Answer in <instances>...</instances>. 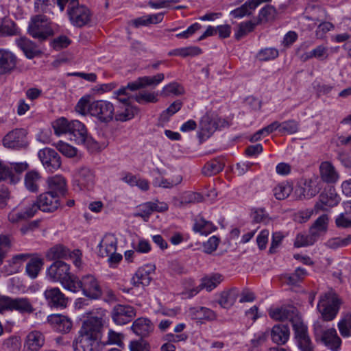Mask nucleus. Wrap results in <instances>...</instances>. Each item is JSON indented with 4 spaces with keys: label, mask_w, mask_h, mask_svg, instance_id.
Wrapping results in <instances>:
<instances>
[{
    "label": "nucleus",
    "mask_w": 351,
    "mask_h": 351,
    "mask_svg": "<svg viewBox=\"0 0 351 351\" xmlns=\"http://www.w3.org/2000/svg\"><path fill=\"white\" fill-rule=\"evenodd\" d=\"M340 198L334 189L322 192L319 196V201L315 204L314 210L316 213L326 210L328 208L337 206Z\"/></svg>",
    "instance_id": "2eb2a0df"
},
{
    "label": "nucleus",
    "mask_w": 351,
    "mask_h": 351,
    "mask_svg": "<svg viewBox=\"0 0 351 351\" xmlns=\"http://www.w3.org/2000/svg\"><path fill=\"white\" fill-rule=\"evenodd\" d=\"M47 322L57 331L63 333H69L73 328L71 319L61 314H53L47 317Z\"/></svg>",
    "instance_id": "dca6fc26"
},
{
    "label": "nucleus",
    "mask_w": 351,
    "mask_h": 351,
    "mask_svg": "<svg viewBox=\"0 0 351 351\" xmlns=\"http://www.w3.org/2000/svg\"><path fill=\"white\" fill-rule=\"evenodd\" d=\"M294 330V337L301 351H313V346L308 334L307 326L299 315L291 323Z\"/></svg>",
    "instance_id": "6e6552de"
},
{
    "label": "nucleus",
    "mask_w": 351,
    "mask_h": 351,
    "mask_svg": "<svg viewBox=\"0 0 351 351\" xmlns=\"http://www.w3.org/2000/svg\"><path fill=\"white\" fill-rule=\"evenodd\" d=\"M16 65V57L10 51L0 49V73H6Z\"/></svg>",
    "instance_id": "c85d7f7f"
},
{
    "label": "nucleus",
    "mask_w": 351,
    "mask_h": 351,
    "mask_svg": "<svg viewBox=\"0 0 351 351\" xmlns=\"http://www.w3.org/2000/svg\"><path fill=\"white\" fill-rule=\"evenodd\" d=\"M182 106V103L180 100L175 101L160 114V119L162 121H167L171 116L180 110Z\"/></svg>",
    "instance_id": "864d4df0"
},
{
    "label": "nucleus",
    "mask_w": 351,
    "mask_h": 351,
    "mask_svg": "<svg viewBox=\"0 0 351 351\" xmlns=\"http://www.w3.org/2000/svg\"><path fill=\"white\" fill-rule=\"evenodd\" d=\"M36 202L40 210L47 213L55 211L60 205L59 198L48 192L40 194Z\"/></svg>",
    "instance_id": "f3484780"
},
{
    "label": "nucleus",
    "mask_w": 351,
    "mask_h": 351,
    "mask_svg": "<svg viewBox=\"0 0 351 351\" xmlns=\"http://www.w3.org/2000/svg\"><path fill=\"white\" fill-rule=\"evenodd\" d=\"M340 304L341 300L338 295L330 291L321 295L317 308L323 319L328 322L335 319L339 312Z\"/></svg>",
    "instance_id": "423d86ee"
},
{
    "label": "nucleus",
    "mask_w": 351,
    "mask_h": 351,
    "mask_svg": "<svg viewBox=\"0 0 351 351\" xmlns=\"http://www.w3.org/2000/svg\"><path fill=\"white\" fill-rule=\"evenodd\" d=\"M40 180L41 176L38 171L34 170L28 171L25 176V188L30 192H38Z\"/></svg>",
    "instance_id": "e433bc0d"
},
{
    "label": "nucleus",
    "mask_w": 351,
    "mask_h": 351,
    "mask_svg": "<svg viewBox=\"0 0 351 351\" xmlns=\"http://www.w3.org/2000/svg\"><path fill=\"white\" fill-rule=\"evenodd\" d=\"M47 276L53 282H60L69 291L75 278L70 272L69 265L62 261H56L50 265L47 270Z\"/></svg>",
    "instance_id": "39448f33"
},
{
    "label": "nucleus",
    "mask_w": 351,
    "mask_h": 351,
    "mask_svg": "<svg viewBox=\"0 0 351 351\" xmlns=\"http://www.w3.org/2000/svg\"><path fill=\"white\" fill-rule=\"evenodd\" d=\"M132 330L138 336L146 337L154 330V326L152 322L145 317H139L132 324Z\"/></svg>",
    "instance_id": "b1692460"
},
{
    "label": "nucleus",
    "mask_w": 351,
    "mask_h": 351,
    "mask_svg": "<svg viewBox=\"0 0 351 351\" xmlns=\"http://www.w3.org/2000/svg\"><path fill=\"white\" fill-rule=\"evenodd\" d=\"M82 291L83 294L92 300H97L101 297L102 289L99 282L93 275H85L81 279L75 276L70 291L77 292Z\"/></svg>",
    "instance_id": "20e7f679"
},
{
    "label": "nucleus",
    "mask_w": 351,
    "mask_h": 351,
    "mask_svg": "<svg viewBox=\"0 0 351 351\" xmlns=\"http://www.w3.org/2000/svg\"><path fill=\"white\" fill-rule=\"evenodd\" d=\"M103 325L104 320L101 315L100 317L90 316L83 322L79 334L99 341Z\"/></svg>",
    "instance_id": "1a4fd4ad"
},
{
    "label": "nucleus",
    "mask_w": 351,
    "mask_h": 351,
    "mask_svg": "<svg viewBox=\"0 0 351 351\" xmlns=\"http://www.w3.org/2000/svg\"><path fill=\"white\" fill-rule=\"evenodd\" d=\"M75 110L82 115L90 114L100 122L108 123L113 119L114 108L108 101H90L89 97H83L77 102Z\"/></svg>",
    "instance_id": "f257e3e1"
},
{
    "label": "nucleus",
    "mask_w": 351,
    "mask_h": 351,
    "mask_svg": "<svg viewBox=\"0 0 351 351\" xmlns=\"http://www.w3.org/2000/svg\"><path fill=\"white\" fill-rule=\"evenodd\" d=\"M293 189L288 183H280L273 189L274 196L278 200H283L291 194Z\"/></svg>",
    "instance_id": "37998d69"
},
{
    "label": "nucleus",
    "mask_w": 351,
    "mask_h": 351,
    "mask_svg": "<svg viewBox=\"0 0 351 351\" xmlns=\"http://www.w3.org/2000/svg\"><path fill=\"white\" fill-rule=\"evenodd\" d=\"M319 188L317 186L316 182L311 180H305L302 184L295 187L294 193L297 199H310L318 193Z\"/></svg>",
    "instance_id": "6ab92c4d"
},
{
    "label": "nucleus",
    "mask_w": 351,
    "mask_h": 351,
    "mask_svg": "<svg viewBox=\"0 0 351 351\" xmlns=\"http://www.w3.org/2000/svg\"><path fill=\"white\" fill-rule=\"evenodd\" d=\"M189 314L191 319L199 321L204 319L213 320L216 318L215 313L213 310L202 306L190 308Z\"/></svg>",
    "instance_id": "72a5a7b5"
},
{
    "label": "nucleus",
    "mask_w": 351,
    "mask_h": 351,
    "mask_svg": "<svg viewBox=\"0 0 351 351\" xmlns=\"http://www.w3.org/2000/svg\"><path fill=\"white\" fill-rule=\"evenodd\" d=\"M52 125L55 134L60 136L63 134H69L71 127V121H69L64 117H61L56 120Z\"/></svg>",
    "instance_id": "c03bdc74"
},
{
    "label": "nucleus",
    "mask_w": 351,
    "mask_h": 351,
    "mask_svg": "<svg viewBox=\"0 0 351 351\" xmlns=\"http://www.w3.org/2000/svg\"><path fill=\"white\" fill-rule=\"evenodd\" d=\"M239 295V290L235 287L224 290L219 294L218 304L223 308H230L236 302Z\"/></svg>",
    "instance_id": "bb28decb"
},
{
    "label": "nucleus",
    "mask_w": 351,
    "mask_h": 351,
    "mask_svg": "<svg viewBox=\"0 0 351 351\" xmlns=\"http://www.w3.org/2000/svg\"><path fill=\"white\" fill-rule=\"evenodd\" d=\"M16 44L29 59H32L41 53L36 44L27 38L16 40Z\"/></svg>",
    "instance_id": "2f4dec72"
},
{
    "label": "nucleus",
    "mask_w": 351,
    "mask_h": 351,
    "mask_svg": "<svg viewBox=\"0 0 351 351\" xmlns=\"http://www.w3.org/2000/svg\"><path fill=\"white\" fill-rule=\"evenodd\" d=\"M269 315L274 320L281 322L289 320L292 323L293 319H295L300 314L296 308L287 306L271 309Z\"/></svg>",
    "instance_id": "a211bd4d"
},
{
    "label": "nucleus",
    "mask_w": 351,
    "mask_h": 351,
    "mask_svg": "<svg viewBox=\"0 0 351 351\" xmlns=\"http://www.w3.org/2000/svg\"><path fill=\"white\" fill-rule=\"evenodd\" d=\"M66 12L70 23L75 27L81 28L91 22V11L86 5L80 4L78 0H71Z\"/></svg>",
    "instance_id": "0eeeda50"
},
{
    "label": "nucleus",
    "mask_w": 351,
    "mask_h": 351,
    "mask_svg": "<svg viewBox=\"0 0 351 351\" xmlns=\"http://www.w3.org/2000/svg\"><path fill=\"white\" fill-rule=\"evenodd\" d=\"M157 96L158 94L155 93L143 92L136 95L134 99L139 104H142L143 101L156 103L158 101Z\"/></svg>",
    "instance_id": "e2e57ef3"
},
{
    "label": "nucleus",
    "mask_w": 351,
    "mask_h": 351,
    "mask_svg": "<svg viewBox=\"0 0 351 351\" xmlns=\"http://www.w3.org/2000/svg\"><path fill=\"white\" fill-rule=\"evenodd\" d=\"M95 185V174L93 171L88 167L80 168L75 177L74 186L77 187L79 190H91Z\"/></svg>",
    "instance_id": "f8f14e48"
},
{
    "label": "nucleus",
    "mask_w": 351,
    "mask_h": 351,
    "mask_svg": "<svg viewBox=\"0 0 351 351\" xmlns=\"http://www.w3.org/2000/svg\"><path fill=\"white\" fill-rule=\"evenodd\" d=\"M311 53L313 58H316L319 60H324L328 58V49L327 47L321 45L312 49Z\"/></svg>",
    "instance_id": "774afa93"
},
{
    "label": "nucleus",
    "mask_w": 351,
    "mask_h": 351,
    "mask_svg": "<svg viewBox=\"0 0 351 351\" xmlns=\"http://www.w3.org/2000/svg\"><path fill=\"white\" fill-rule=\"evenodd\" d=\"M70 254L71 251L66 247L58 244L47 251L46 256L49 260L66 259Z\"/></svg>",
    "instance_id": "4c0bfd02"
},
{
    "label": "nucleus",
    "mask_w": 351,
    "mask_h": 351,
    "mask_svg": "<svg viewBox=\"0 0 351 351\" xmlns=\"http://www.w3.org/2000/svg\"><path fill=\"white\" fill-rule=\"evenodd\" d=\"M130 351H150L149 344L143 339L132 341L129 346Z\"/></svg>",
    "instance_id": "338daca9"
},
{
    "label": "nucleus",
    "mask_w": 351,
    "mask_h": 351,
    "mask_svg": "<svg viewBox=\"0 0 351 351\" xmlns=\"http://www.w3.org/2000/svg\"><path fill=\"white\" fill-rule=\"evenodd\" d=\"M9 180L11 183H16L20 178L15 176L8 166L0 165V182L2 180Z\"/></svg>",
    "instance_id": "5fc2aeb1"
},
{
    "label": "nucleus",
    "mask_w": 351,
    "mask_h": 351,
    "mask_svg": "<svg viewBox=\"0 0 351 351\" xmlns=\"http://www.w3.org/2000/svg\"><path fill=\"white\" fill-rule=\"evenodd\" d=\"M69 134L71 141L84 146L90 152H100L107 146L106 142H98L88 136L85 125L77 120L71 121Z\"/></svg>",
    "instance_id": "f03ea898"
},
{
    "label": "nucleus",
    "mask_w": 351,
    "mask_h": 351,
    "mask_svg": "<svg viewBox=\"0 0 351 351\" xmlns=\"http://www.w3.org/2000/svg\"><path fill=\"white\" fill-rule=\"evenodd\" d=\"M270 335L274 343L278 345H284L289 339V328L287 325L276 324L273 326Z\"/></svg>",
    "instance_id": "a878e982"
},
{
    "label": "nucleus",
    "mask_w": 351,
    "mask_h": 351,
    "mask_svg": "<svg viewBox=\"0 0 351 351\" xmlns=\"http://www.w3.org/2000/svg\"><path fill=\"white\" fill-rule=\"evenodd\" d=\"M184 93V88L177 82L170 83L163 87L161 95L168 97L171 95H181Z\"/></svg>",
    "instance_id": "de8ad7c7"
},
{
    "label": "nucleus",
    "mask_w": 351,
    "mask_h": 351,
    "mask_svg": "<svg viewBox=\"0 0 351 351\" xmlns=\"http://www.w3.org/2000/svg\"><path fill=\"white\" fill-rule=\"evenodd\" d=\"M117 240L112 234H106L100 241L98 254L101 257H107L117 250Z\"/></svg>",
    "instance_id": "393cba45"
},
{
    "label": "nucleus",
    "mask_w": 351,
    "mask_h": 351,
    "mask_svg": "<svg viewBox=\"0 0 351 351\" xmlns=\"http://www.w3.org/2000/svg\"><path fill=\"white\" fill-rule=\"evenodd\" d=\"M44 297L51 308H64L67 306L68 298L59 288L53 287L46 289Z\"/></svg>",
    "instance_id": "ddd939ff"
},
{
    "label": "nucleus",
    "mask_w": 351,
    "mask_h": 351,
    "mask_svg": "<svg viewBox=\"0 0 351 351\" xmlns=\"http://www.w3.org/2000/svg\"><path fill=\"white\" fill-rule=\"evenodd\" d=\"M223 280V276L220 274H212L202 278L199 289H206L210 291L216 288Z\"/></svg>",
    "instance_id": "a19ab883"
},
{
    "label": "nucleus",
    "mask_w": 351,
    "mask_h": 351,
    "mask_svg": "<svg viewBox=\"0 0 351 351\" xmlns=\"http://www.w3.org/2000/svg\"><path fill=\"white\" fill-rule=\"evenodd\" d=\"M11 311H16L21 314H32L35 308L32 301L27 298H12Z\"/></svg>",
    "instance_id": "cd10ccee"
},
{
    "label": "nucleus",
    "mask_w": 351,
    "mask_h": 351,
    "mask_svg": "<svg viewBox=\"0 0 351 351\" xmlns=\"http://www.w3.org/2000/svg\"><path fill=\"white\" fill-rule=\"evenodd\" d=\"M73 351H99V341L79 334L72 344Z\"/></svg>",
    "instance_id": "aec40b11"
},
{
    "label": "nucleus",
    "mask_w": 351,
    "mask_h": 351,
    "mask_svg": "<svg viewBox=\"0 0 351 351\" xmlns=\"http://www.w3.org/2000/svg\"><path fill=\"white\" fill-rule=\"evenodd\" d=\"M163 73H158L154 76H144L140 77V82L142 83L143 88L146 86L155 87L164 80Z\"/></svg>",
    "instance_id": "603ef678"
},
{
    "label": "nucleus",
    "mask_w": 351,
    "mask_h": 351,
    "mask_svg": "<svg viewBox=\"0 0 351 351\" xmlns=\"http://www.w3.org/2000/svg\"><path fill=\"white\" fill-rule=\"evenodd\" d=\"M280 132H287L288 134H294L298 131V123L295 120L291 119L282 123H280Z\"/></svg>",
    "instance_id": "bf43d9fd"
},
{
    "label": "nucleus",
    "mask_w": 351,
    "mask_h": 351,
    "mask_svg": "<svg viewBox=\"0 0 351 351\" xmlns=\"http://www.w3.org/2000/svg\"><path fill=\"white\" fill-rule=\"evenodd\" d=\"M138 112V108L128 106L125 109L124 112L118 113L117 114V119L121 121H125L132 119Z\"/></svg>",
    "instance_id": "69168bd1"
},
{
    "label": "nucleus",
    "mask_w": 351,
    "mask_h": 351,
    "mask_svg": "<svg viewBox=\"0 0 351 351\" xmlns=\"http://www.w3.org/2000/svg\"><path fill=\"white\" fill-rule=\"evenodd\" d=\"M278 56V51L275 48H265L261 49L257 54L261 61H268Z\"/></svg>",
    "instance_id": "6e6d98bb"
},
{
    "label": "nucleus",
    "mask_w": 351,
    "mask_h": 351,
    "mask_svg": "<svg viewBox=\"0 0 351 351\" xmlns=\"http://www.w3.org/2000/svg\"><path fill=\"white\" fill-rule=\"evenodd\" d=\"M122 339L123 335L121 333L114 332L112 330H109L108 339L104 341V345L116 344L119 346H121L123 345Z\"/></svg>",
    "instance_id": "0e129e2a"
},
{
    "label": "nucleus",
    "mask_w": 351,
    "mask_h": 351,
    "mask_svg": "<svg viewBox=\"0 0 351 351\" xmlns=\"http://www.w3.org/2000/svg\"><path fill=\"white\" fill-rule=\"evenodd\" d=\"M48 193L57 196L64 195L66 193V182L64 177L56 175L47 179Z\"/></svg>",
    "instance_id": "4be33fe9"
},
{
    "label": "nucleus",
    "mask_w": 351,
    "mask_h": 351,
    "mask_svg": "<svg viewBox=\"0 0 351 351\" xmlns=\"http://www.w3.org/2000/svg\"><path fill=\"white\" fill-rule=\"evenodd\" d=\"M199 126L201 134L208 137L217 128V123L210 114L206 113L202 117Z\"/></svg>",
    "instance_id": "c9c22d12"
},
{
    "label": "nucleus",
    "mask_w": 351,
    "mask_h": 351,
    "mask_svg": "<svg viewBox=\"0 0 351 351\" xmlns=\"http://www.w3.org/2000/svg\"><path fill=\"white\" fill-rule=\"evenodd\" d=\"M16 25L10 20H5L0 26V34L2 36H12L16 34Z\"/></svg>",
    "instance_id": "13d9d810"
},
{
    "label": "nucleus",
    "mask_w": 351,
    "mask_h": 351,
    "mask_svg": "<svg viewBox=\"0 0 351 351\" xmlns=\"http://www.w3.org/2000/svg\"><path fill=\"white\" fill-rule=\"evenodd\" d=\"M335 223L340 229L351 228V210H344L339 214L335 218Z\"/></svg>",
    "instance_id": "49530a36"
},
{
    "label": "nucleus",
    "mask_w": 351,
    "mask_h": 351,
    "mask_svg": "<svg viewBox=\"0 0 351 351\" xmlns=\"http://www.w3.org/2000/svg\"><path fill=\"white\" fill-rule=\"evenodd\" d=\"M275 9L271 5H265L259 12L258 19L256 21L257 25L263 21H267L273 16Z\"/></svg>",
    "instance_id": "680f3d73"
},
{
    "label": "nucleus",
    "mask_w": 351,
    "mask_h": 351,
    "mask_svg": "<svg viewBox=\"0 0 351 351\" xmlns=\"http://www.w3.org/2000/svg\"><path fill=\"white\" fill-rule=\"evenodd\" d=\"M216 227L209 221L200 218L195 221L193 226V230L201 234L208 235L215 230Z\"/></svg>",
    "instance_id": "79ce46f5"
},
{
    "label": "nucleus",
    "mask_w": 351,
    "mask_h": 351,
    "mask_svg": "<svg viewBox=\"0 0 351 351\" xmlns=\"http://www.w3.org/2000/svg\"><path fill=\"white\" fill-rule=\"evenodd\" d=\"M38 155L43 165L47 171L53 172L60 167V156L56 150L47 147L40 149Z\"/></svg>",
    "instance_id": "9b49d317"
},
{
    "label": "nucleus",
    "mask_w": 351,
    "mask_h": 351,
    "mask_svg": "<svg viewBox=\"0 0 351 351\" xmlns=\"http://www.w3.org/2000/svg\"><path fill=\"white\" fill-rule=\"evenodd\" d=\"M31 255L29 254H20L15 255L12 257V261L10 262V266L12 267L11 269L7 270L8 274H12L16 273L21 266V264L25 261Z\"/></svg>",
    "instance_id": "8fccbe9b"
},
{
    "label": "nucleus",
    "mask_w": 351,
    "mask_h": 351,
    "mask_svg": "<svg viewBox=\"0 0 351 351\" xmlns=\"http://www.w3.org/2000/svg\"><path fill=\"white\" fill-rule=\"evenodd\" d=\"M225 166L223 157H217L206 163L202 169V173L206 176H212L221 172Z\"/></svg>",
    "instance_id": "f704fd0d"
},
{
    "label": "nucleus",
    "mask_w": 351,
    "mask_h": 351,
    "mask_svg": "<svg viewBox=\"0 0 351 351\" xmlns=\"http://www.w3.org/2000/svg\"><path fill=\"white\" fill-rule=\"evenodd\" d=\"M328 217L324 214L319 217L312 225L310 232L314 238L319 237L321 234L325 233L328 228Z\"/></svg>",
    "instance_id": "58836bf2"
},
{
    "label": "nucleus",
    "mask_w": 351,
    "mask_h": 351,
    "mask_svg": "<svg viewBox=\"0 0 351 351\" xmlns=\"http://www.w3.org/2000/svg\"><path fill=\"white\" fill-rule=\"evenodd\" d=\"M152 267L148 265L140 267L132 278V284L136 287L149 285L152 280Z\"/></svg>",
    "instance_id": "c756f323"
},
{
    "label": "nucleus",
    "mask_w": 351,
    "mask_h": 351,
    "mask_svg": "<svg viewBox=\"0 0 351 351\" xmlns=\"http://www.w3.org/2000/svg\"><path fill=\"white\" fill-rule=\"evenodd\" d=\"M3 348L8 351H19L21 348V341L17 337H10L4 340Z\"/></svg>",
    "instance_id": "4d7b16f0"
},
{
    "label": "nucleus",
    "mask_w": 351,
    "mask_h": 351,
    "mask_svg": "<svg viewBox=\"0 0 351 351\" xmlns=\"http://www.w3.org/2000/svg\"><path fill=\"white\" fill-rule=\"evenodd\" d=\"M136 315L134 307L129 305H116L112 310L113 321L119 325H123L130 322Z\"/></svg>",
    "instance_id": "4468645a"
},
{
    "label": "nucleus",
    "mask_w": 351,
    "mask_h": 351,
    "mask_svg": "<svg viewBox=\"0 0 351 351\" xmlns=\"http://www.w3.org/2000/svg\"><path fill=\"white\" fill-rule=\"evenodd\" d=\"M154 202H147L140 205L138 207V210L134 214L135 217H140L143 219L145 221H147L149 216L154 211Z\"/></svg>",
    "instance_id": "09e8293b"
},
{
    "label": "nucleus",
    "mask_w": 351,
    "mask_h": 351,
    "mask_svg": "<svg viewBox=\"0 0 351 351\" xmlns=\"http://www.w3.org/2000/svg\"><path fill=\"white\" fill-rule=\"evenodd\" d=\"M322 341L332 351L338 350L341 344V340L335 328H330L324 331Z\"/></svg>",
    "instance_id": "7c9ffc66"
},
{
    "label": "nucleus",
    "mask_w": 351,
    "mask_h": 351,
    "mask_svg": "<svg viewBox=\"0 0 351 351\" xmlns=\"http://www.w3.org/2000/svg\"><path fill=\"white\" fill-rule=\"evenodd\" d=\"M338 328L343 337H348L351 335V314L339 322Z\"/></svg>",
    "instance_id": "052dcab7"
},
{
    "label": "nucleus",
    "mask_w": 351,
    "mask_h": 351,
    "mask_svg": "<svg viewBox=\"0 0 351 351\" xmlns=\"http://www.w3.org/2000/svg\"><path fill=\"white\" fill-rule=\"evenodd\" d=\"M319 171L321 180L325 183L334 184L339 179L338 171L330 162H322Z\"/></svg>",
    "instance_id": "412c9836"
},
{
    "label": "nucleus",
    "mask_w": 351,
    "mask_h": 351,
    "mask_svg": "<svg viewBox=\"0 0 351 351\" xmlns=\"http://www.w3.org/2000/svg\"><path fill=\"white\" fill-rule=\"evenodd\" d=\"M27 32L32 38L40 42L54 35L50 19L40 14L32 16L28 24Z\"/></svg>",
    "instance_id": "7ed1b4c3"
},
{
    "label": "nucleus",
    "mask_w": 351,
    "mask_h": 351,
    "mask_svg": "<svg viewBox=\"0 0 351 351\" xmlns=\"http://www.w3.org/2000/svg\"><path fill=\"white\" fill-rule=\"evenodd\" d=\"M44 265V260L38 256L32 257L26 265L27 274L32 279L36 278Z\"/></svg>",
    "instance_id": "ea45409f"
},
{
    "label": "nucleus",
    "mask_w": 351,
    "mask_h": 351,
    "mask_svg": "<svg viewBox=\"0 0 351 351\" xmlns=\"http://www.w3.org/2000/svg\"><path fill=\"white\" fill-rule=\"evenodd\" d=\"M5 147L21 149L27 145V132L25 129H16L7 134L3 139Z\"/></svg>",
    "instance_id": "9d476101"
},
{
    "label": "nucleus",
    "mask_w": 351,
    "mask_h": 351,
    "mask_svg": "<svg viewBox=\"0 0 351 351\" xmlns=\"http://www.w3.org/2000/svg\"><path fill=\"white\" fill-rule=\"evenodd\" d=\"M44 343V335L38 330H33L26 336L24 347L27 351H39Z\"/></svg>",
    "instance_id": "5701e85b"
},
{
    "label": "nucleus",
    "mask_w": 351,
    "mask_h": 351,
    "mask_svg": "<svg viewBox=\"0 0 351 351\" xmlns=\"http://www.w3.org/2000/svg\"><path fill=\"white\" fill-rule=\"evenodd\" d=\"M351 244V234L348 235L344 238L335 237L327 241L326 245L332 250H336L339 247H344Z\"/></svg>",
    "instance_id": "a18cd8bd"
},
{
    "label": "nucleus",
    "mask_w": 351,
    "mask_h": 351,
    "mask_svg": "<svg viewBox=\"0 0 351 351\" xmlns=\"http://www.w3.org/2000/svg\"><path fill=\"white\" fill-rule=\"evenodd\" d=\"M306 276L307 271L306 269L298 267L295 270L294 273L291 274H281L279 278L283 283H286L289 285H297L298 283L302 282Z\"/></svg>",
    "instance_id": "473e14b6"
},
{
    "label": "nucleus",
    "mask_w": 351,
    "mask_h": 351,
    "mask_svg": "<svg viewBox=\"0 0 351 351\" xmlns=\"http://www.w3.org/2000/svg\"><path fill=\"white\" fill-rule=\"evenodd\" d=\"M257 25V23L251 21L241 23L239 25L237 31L235 33V38L240 40L241 38L247 35V33L254 30V27Z\"/></svg>",
    "instance_id": "3c124183"
}]
</instances>
